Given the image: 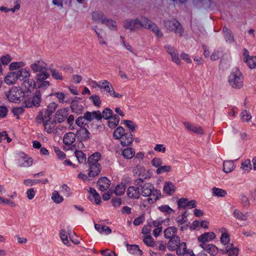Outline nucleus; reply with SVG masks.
I'll return each mask as SVG.
<instances>
[{
    "instance_id": "1",
    "label": "nucleus",
    "mask_w": 256,
    "mask_h": 256,
    "mask_svg": "<svg viewBox=\"0 0 256 256\" xmlns=\"http://www.w3.org/2000/svg\"><path fill=\"white\" fill-rule=\"evenodd\" d=\"M141 194L144 196H148L147 201L148 204H152L158 200L160 196V192L155 189L154 186L150 183H145L140 185Z\"/></svg>"
},
{
    "instance_id": "2",
    "label": "nucleus",
    "mask_w": 256,
    "mask_h": 256,
    "mask_svg": "<svg viewBox=\"0 0 256 256\" xmlns=\"http://www.w3.org/2000/svg\"><path fill=\"white\" fill-rule=\"evenodd\" d=\"M26 64L23 61L14 62L9 65L10 71L16 70L18 78L20 80H24L28 78L31 72L28 68H24Z\"/></svg>"
},
{
    "instance_id": "3",
    "label": "nucleus",
    "mask_w": 256,
    "mask_h": 256,
    "mask_svg": "<svg viewBox=\"0 0 256 256\" xmlns=\"http://www.w3.org/2000/svg\"><path fill=\"white\" fill-rule=\"evenodd\" d=\"M244 76L236 68L232 69L228 78L230 85L234 88H240L244 85Z\"/></svg>"
},
{
    "instance_id": "4",
    "label": "nucleus",
    "mask_w": 256,
    "mask_h": 256,
    "mask_svg": "<svg viewBox=\"0 0 256 256\" xmlns=\"http://www.w3.org/2000/svg\"><path fill=\"white\" fill-rule=\"evenodd\" d=\"M164 26L166 28L170 31L174 32L176 34L182 36V29L180 23L176 20L166 21Z\"/></svg>"
},
{
    "instance_id": "5",
    "label": "nucleus",
    "mask_w": 256,
    "mask_h": 256,
    "mask_svg": "<svg viewBox=\"0 0 256 256\" xmlns=\"http://www.w3.org/2000/svg\"><path fill=\"white\" fill-rule=\"evenodd\" d=\"M23 101V106L30 108L32 106L38 107L41 102L40 97H22Z\"/></svg>"
},
{
    "instance_id": "6",
    "label": "nucleus",
    "mask_w": 256,
    "mask_h": 256,
    "mask_svg": "<svg viewBox=\"0 0 256 256\" xmlns=\"http://www.w3.org/2000/svg\"><path fill=\"white\" fill-rule=\"evenodd\" d=\"M100 90L106 95L118 96V95H116L112 85L106 80H101Z\"/></svg>"
},
{
    "instance_id": "7",
    "label": "nucleus",
    "mask_w": 256,
    "mask_h": 256,
    "mask_svg": "<svg viewBox=\"0 0 256 256\" xmlns=\"http://www.w3.org/2000/svg\"><path fill=\"white\" fill-rule=\"evenodd\" d=\"M139 23V18H128L123 22L122 24L124 28L130 31H134L140 28Z\"/></svg>"
},
{
    "instance_id": "8",
    "label": "nucleus",
    "mask_w": 256,
    "mask_h": 256,
    "mask_svg": "<svg viewBox=\"0 0 256 256\" xmlns=\"http://www.w3.org/2000/svg\"><path fill=\"white\" fill-rule=\"evenodd\" d=\"M46 64L42 60H35L30 64V68L34 72L46 70Z\"/></svg>"
},
{
    "instance_id": "9",
    "label": "nucleus",
    "mask_w": 256,
    "mask_h": 256,
    "mask_svg": "<svg viewBox=\"0 0 256 256\" xmlns=\"http://www.w3.org/2000/svg\"><path fill=\"white\" fill-rule=\"evenodd\" d=\"M244 60L250 68L252 69L256 68V56H250L248 52L246 50H244Z\"/></svg>"
},
{
    "instance_id": "10",
    "label": "nucleus",
    "mask_w": 256,
    "mask_h": 256,
    "mask_svg": "<svg viewBox=\"0 0 256 256\" xmlns=\"http://www.w3.org/2000/svg\"><path fill=\"white\" fill-rule=\"evenodd\" d=\"M68 116V110L66 108H61L56 112L53 120L56 124L61 123L66 120Z\"/></svg>"
},
{
    "instance_id": "11",
    "label": "nucleus",
    "mask_w": 256,
    "mask_h": 256,
    "mask_svg": "<svg viewBox=\"0 0 256 256\" xmlns=\"http://www.w3.org/2000/svg\"><path fill=\"white\" fill-rule=\"evenodd\" d=\"M84 118L86 120L91 122L94 119L98 120H100L102 118V116L100 110L94 111L92 112H87L84 113Z\"/></svg>"
},
{
    "instance_id": "12",
    "label": "nucleus",
    "mask_w": 256,
    "mask_h": 256,
    "mask_svg": "<svg viewBox=\"0 0 256 256\" xmlns=\"http://www.w3.org/2000/svg\"><path fill=\"white\" fill-rule=\"evenodd\" d=\"M18 162L20 166L28 167L32 165V160L24 154H20L18 159Z\"/></svg>"
},
{
    "instance_id": "13",
    "label": "nucleus",
    "mask_w": 256,
    "mask_h": 256,
    "mask_svg": "<svg viewBox=\"0 0 256 256\" xmlns=\"http://www.w3.org/2000/svg\"><path fill=\"white\" fill-rule=\"evenodd\" d=\"M18 75L16 70L10 71L6 75L4 82L8 84H15L18 80Z\"/></svg>"
},
{
    "instance_id": "14",
    "label": "nucleus",
    "mask_w": 256,
    "mask_h": 256,
    "mask_svg": "<svg viewBox=\"0 0 256 256\" xmlns=\"http://www.w3.org/2000/svg\"><path fill=\"white\" fill-rule=\"evenodd\" d=\"M168 243V248L170 251H174L180 242V238L178 236H174L169 239Z\"/></svg>"
},
{
    "instance_id": "15",
    "label": "nucleus",
    "mask_w": 256,
    "mask_h": 256,
    "mask_svg": "<svg viewBox=\"0 0 256 256\" xmlns=\"http://www.w3.org/2000/svg\"><path fill=\"white\" fill-rule=\"evenodd\" d=\"M97 184L100 190L104 191L108 188L110 181L107 178L103 177L98 180Z\"/></svg>"
},
{
    "instance_id": "16",
    "label": "nucleus",
    "mask_w": 256,
    "mask_h": 256,
    "mask_svg": "<svg viewBox=\"0 0 256 256\" xmlns=\"http://www.w3.org/2000/svg\"><path fill=\"white\" fill-rule=\"evenodd\" d=\"M133 136L130 132H126L120 139V144L124 146H130L133 142Z\"/></svg>"
},
{
    "instance_id": "17",
    "label": "nucleus",
    "mask_w": 256,
    "mask_h": 256,
    "mask_svg": "<svg viewBox=\"0 0 256 256\" xmlns=\"http://www.w3.org/2000/svg\"><path fill=\"white\" fill-rule=\"evenodd\" d=\"M128 196L131 198L138 199L140 196L138 188L130 186L126 192Z\"/></svg>"
},
{
    "instance_id": "18",
    "label": "nucleus",
    "mask_w": 256,
    "mask_h": 256,
    "mask_svg": "<svg viewBox=\"0 0 256 256\" xmlns=\"http://www.w3.org/2000/svg\"><path fill=\"white\" fill-rule=\"evenodd\" d=\"M178 228L174 226H169L167 228L164 232V236L166 239H170L174 236H178Z\"/></svg>"
},
{
    "instance_id": "19",
    "label": "nucleus",
    "mask_w": 256,
    "mask_h": 256,
    "mask_svg": "<svg viewBox=\"0 0 256 256\" xmlns=\"http://www.w3.org/2000/svg\"><path fill=\"white\" fill-rule=\"evenodd\" d=\"M23 94V96H28V90L24 92L22 90L21 88L18 86H13L8 91L7 96H16Z\"/></svg>"
},
{
    "instance_id": "20",
    "label": "nucleus",
    "mask_w": 256,
    "mask_h": 256,
    "mask_svg": "<svg viewBox=\"0 0 256 256\" xmlns=\"http://www.w3.org/2000/svg\"><path fill=\"white\" fill-rule=\"evenodd\" d=\"M215 238L216 235L213 232H206L198 238V240L201 244H204L214 239Z\"/></svg>"
},
{
    "instance_id": "21",
    "label": "nucleus",
    "mask_w": 256,
    "mask_h": 256,
    "mask_svg": "<svg viewBox=\"0 0 256 256\" xmlns=\"http://www.w3.org/2000/svg\"><path fill=\"white\" fill-rule=\"evenodd\" d=\"M223 253H227L228 256H238L239 250L234 247V244H231L227 246L225 250H221Z\"/></svg>"
},
{
    "instance_id": "22",
    "label": "nucleus",
    "mask_w": 256,
    "mask_h": 256,
    "mask_svg": "<svg viewBox=\"0 0 256 256\" xmlns=\"http://www.w3.org/2000/svg\"><path fill=\"white\" fill-rule=\"evenodd\" d=\"M88 174L90 177H94L98 176L100 172V165L96 164V165L89 166Z\"/></svg>"
},
{
    "instance_id": "23",
    "label": "nucleus",
    "mask_w": 256,
    "mask_h": 256,
    "mask_svg": "<svg viewBox=\"0 0 256 256\" xmlns=\"http://www.w3.org/2000/svg\"><path fill=\"white\" fill-rule=\"evenodd\" d=\"M56 123L54 122V120H46V121L44 122V130L46 132L50 134L52 133L56 125Z\"/></svg>"
},
{
    "instance_id": "24",
    "label": "nucleus",
    "mask_w": 256,
    "mask_h": 256,
    "mask_svg": "<svg viewBox=\"0 0 256 256\" xmlns=\"http://www.w3.org/2000/svg\"><path fill=\"white\" fill-rule=\"evenodd\" d=\"M76 134L72 132L66 134L64 136L63 142L66 145H71L76 140Z\"/></svg>"
},
{
    "instance_id": "25",
    "label": "nucleus",
    "mask_w": 256,
    "mask_h": 256,
    "mask_svg": "<svg viewBox=\"0 0 256 256\" xmlns=\"http://www.w3.org/2000/svg\"><path fill=\"white\" fill-rule=\"evenodd\" d=\"M70 108L72 112L77 114H80L84 108L81 103L78 100H72L70 104Z\"/></svg>"
},
{
    "instance_id": "26",
    "label": "nucleus",
    "mask_w": 256,
    "mask_h": 256,
    "mask_svg": "<svg viewBox=\"0 0 256 256\" xmlns=\"http://www.w3.org/2000/svg\"><path fill=\"white\" fill-rule=\"evenodd\" d=\"M100 156L101 155L99 152H95L90 156L88 159V166L99 164L98 161L100 160Z\"/></svg>"
},
{
    "instance_id": "27",
    "label": "nucleus",
    "mask_w": 256,
    "mask_h": 256,
    "mask_svg": "<svg viewBox=\"0 0 256 256\" xmlns=\"http://www.w3.org/2000/svg\"><path fill=\"white\" fill-rule=\"evenodd\" d=\"M95 228L100 233L104 234H108L112 232V230L110 227L100 224H95Z\"/></svg>"
},
{
    "instance_id": "28",
    "label": "nucleus",
    "mask_w": 256,
    "mask_h": 256,
    "mask_svg": "<svg viewBox=\"0 0 256 256\" xmlns=\"http://www.w3.org/2000/svg\"><path fill=\"white\" fill-rule=\"evenodd\" d=\"M176 190V187L174 184L170 182H167L164 184V192L169 195L172 194Z\"/></svg>"
},
{
    "instance_id": "29",
    "label": "nucleus",
    "mask_w": 256,
    "mask_h": 256,
    "mask_svg": "<svg viewBox=\"0 0 256 256\" xmlns=\"http://www.w3.org/2000/svg\"><path fill=\"white\" fill-rule=\"evenodd\" d=\"M224 171L226 173H228L232 172L234 168V164L232 161L225 160L223 164Z\"/></svg>"
},
{
    "instance_id": "30",
    "label": "nucleus",
    "mask_w": 256,
    "mask_h": 256,
    "mask_svg": "<svg viewBox=\"0 0 256 256\" xmlns=\"http://www.w3.org/2000/svg\"><path fill=\"white\" fill-rule=\"evenodd\" d=\"M139 27L148 29L150 28L152 22L146 18H142L139 19Z\"/></svg>"
},
{
    "instance_id": "31",
    "label": "nucleus",
    "mask_w": 256,
    "mask_h": 256,
    "mask_svg": "<svg viewBox=\"0 0 256 256\" xmlns=\"http://www.w3.org/2000/svg\"><path fill=\"white\" fill-rule=\"evenodd\" d=\"M108 119V126L110 128H113L118 124L120 118L118 116L115 114Z\"/></svg>"
},
{
    "instance_id": "32",
    "label": "nucleus",
    "mask_w": 256,
    "mask_h": 256,
    "mask_svg": "<svg viewBox=\"0 0 256 256\" xmlns=\"http://www.w3.org/2000/svg\"><path fill=\"white\" fill-rule=\"evenodd\" d=\"M92 20L97 22L103 24V20L106 18L104 14L100 12H94L92 13Z\"/></svg>"
},
{
    "instance_id": "33",
    "label": "nucleus",
    "mask_w": 256,
    "mask_h": 256,
    "mask_svg": "<svg viewBox=\"0 0 256 256\" xmlns=\"http://www.w3.org/2000/svg\"><path fill=\"white\" fill-rule=\"evenodd\" d=\"M135 154L134 150L130 148H124L122 151V156L126 159H130L134 156Z\"/></svg>"
},
{
    "instance_id": "34",
    "label": "nucleus",
    "mask_w": 256,
    "mask_h": 256,
    "mask_svg": "<svg viewBox=\"0 0 256 256\" xmlns=\"http://www.w3.org/2000/svg\"><path fill=\"white\" fill-rule=\"evenodd\" d=\"M90 196L89 198L91 199V197L92 196L94 199L95 202L98 204L100 203V196L98 193L96 192V190L92 188H90L89 190Z\"/></svg>"
},
{
    "instance_id": "35",
    "label": "nucleus",
    "mask_w": 256,
    "mask_h": 256,
    "mask_svg": "<svg viewBox=\"0 0 256 256\" xmlns=\"http://www.w3.org/2000/svg\"><path fill=\"white\" fill-rule=\"evenodd\" d=\"M223 32L224 34L225 39L226 42H232L234 40L233 36L232 34L231 31L228 29L227 27L224 26L223 28Z\"/></svg>"
},
{
    "instance_id": "36",
    "label": "nucleus",
    "mask_w": 256,
    "mask_h": 256,
    "mask_svg": "<svg viewBox=\"0 0 256 256\" xmlns=\"http://www.w3.org/2000/svg\"><path fill=\"white\" fill-rule=\"evenodd\" d=\"M187 250L186 243L185 242H180L175 250H176L177 255L182 256V254H184V252H186Z\"/></svg>"
},
{
    "instance_id": "37",
    "label": "nucleus",
    "mask_w": 256,
    "mask_h": 256,
    "mask_svg": "<svg viewBox=\"0 0 256 256\" xmlns=\"http://www.w3.org/2000/svg\"><path fill=\"white\" fill-rule=\"evenodd\" d=\"M126 134L124 129L122 126L118 127L114 132L113 136L116 139H120Z\"/></svg>"
},
{
    "instance_id": "38",
    "label": "nucleus",
    "mask_w": 256,
    "mask_h": 256,
    "mask_svg": "<svg viewBox=\"0 0 256 256\" xmlns=\"http://www.w3.org/2000/svg\"><path fill=\"white\" fill-rule=\"evenodd\" d=\"M240 116L242 120L245 122H248L252 118L250 113L246 110H243L241 112Z\"/></svg>"
},
{
    "instance_id": "39",
    "label": "nucleus",
    "mask_w": 256,
    "mask_h": 256,
    "mask_svg": "<svg viewBox=\"0 0 256 256\" xmlns=\"http://www.w3.org/2000/svg\"><path fill=\"white\" fill-rule=\"evenodd\" d=\"M103 24L106 25L110 30H116L117 29L116 22L112 20L106 18L103 20Z\"/></svg>"
},
{
    "instance_id": "40",
    "label": "nucleus",
    "mask_w": 256,
    "mask_h": 256,
    "mask_svg": "<svg viewBox=\"0 0 256 256\" xmlns=\"http://www.w3.org/2000/svg\"><path fill=\"white\" fill-rule=\"evenodd\" d=\"M212 193L214 196L220 197H224L227 194V192L225 190L216 187L212 188Z\"/></svg>"
},
{
    "instance_id": "41",
    "label": "nucleus",
    "mask_w": 256,
    "mask_h": 256,
    "mask_svg": "<svg viewBox=\"0 0 256 256\" xmlns=\"http://www.w3.org/2000/svg\"><path fill=\"white\" fill-rule=\"evenodd\" d=\"M143 241L148 246L154 247L156 246V242L151 236L148 235L144 236Z\"/></svg>"
},
{
    "instance_id": "42",
    "label": "nucleus",
    "mask_w": 256,
    "mask_h": 256,
    "mask_svg": "<svg viewBox=\"0 0 256 256\" xmlns=\"http://www.w3.org/2000/svg\"><path fill=\"white\" fill-rule=\"evenodd\" d=\"M247 214H248V212L246 213V214H244L242 212L238 210H235L234 212V218H237L238 220H244V221L247 220H248L247 216H246Z\"/></svg>"
},
{
    "instance_id": "43",
    "label": "nucleus",
    "mask_w": 256,
    "mask_h": 256,
    "mask_svg": "<svg viewBox=\"0 0 256 256\" xmlns=\"http://www.w3.org/2000/svg\"><path fill=\"white\" fill-rule=\"evenodd\" d=\"M40 73L38 74L36 76V80L38 82H42L46 80L49 76V74L46 70L39 72Z\"/></svg>"
},
{
    "instance_id": "44",
    "label": "nucleus",
    "mask_w": 256,
    "mask_h": 256,
    "mask_svg": "<svg viewBox=\"0 0 256 256\" xmlns=\"http://www.w3.org/2000/svg\"><path fill=\"white\" fill-rule=\"evenodd\" d=\"M172 170V168L170 165L161 166L158 168L156 170L157 174H160L164 172H169Z\"/></svg>"
},
{
    "instance_id": "45",
    "label": "nucleus",
    "mask_w": 256,
    "mask_h": 256,
    "mask_svg": "<svg viewBox=\"0 0 256 256\" xmlns=\"http://www.w3.org/2000/svg\"><path fill=\"white\" fill-rule=\"evenodd\" d=\"M148 30L152 31L155 34L156 36L158 38H162L163 36V34L161 30L159 29V28L152 22V24L150 26V28H148Z\"/></svg>"
},
{
    "instance_id": "46",
    "label": "nucleus",
    "mask_w": 256,
    "mask_h": 256,
    "mask_svg": "<svg viewBox=\"0 0 256 256\" xmlns=\"http://www.w3.org/2000/svg\"><path fill=\"white\" fill-rule=\"evenodd\" d=\"M52 198L56 203L58 204L62 202L64 200L62 196H60L58 192L56 190L52 192Z\"/></svg>"
},
{
    "instance_id": "47",
    "label": "nucleus",
    "mask_w": 256,
    "mask_h": 256,
    "mask_svg": "<svg viewBox=\"0 0 256 256\" xmlns=\"http://www.w3.org/2000/svg\"><path fill=\"white\" fill-rule=\"evenodd\" d=\"M75 156L80 163H82L86 160V156L80 150H76Z\"/></svg>"
},
{
    "instance_id": "48",
    "label": "nucleus",
    "mask_w": 256,
    "mask_h": 256,
    "mask_svg": "<svg viewBox=\"0 0 256 256\" xmlns=\"http://www.w3.org/2000/svg\"><path fill=\"white\" fill-rule=\"evenodd\" d=\"M125 190L126 188L124 184H118L115 188L114 193L117 196H121L124 193Z\"/></svg>"
},
{
    "instance_id": "49",
    "label": "nucleus",
    "mask_w": 256,
    "mask_h": 256,
    "mask_svg": "<svg viewBox=\"0 0 256 256\" xmlns=\"http://www.w3.org/2000/svg\"><path fill=\"white\" fill-rule=\"evenodd\" d=\"M130 250L131 253L140 256H142L143 254L142 251L140 249L139 246L138 245L130 246Z\"/></svg>"
},
{
    "instance_id": "50",
    "label": "nucleus",
    "mask_w": 256,
    "mask_h": 256,
    "mask_svg": "<svg viewBox=\"0 0 256 256\" xmlns=\"http://www.w3.org/2000/svg\"><path fill=\"white\" fill-rule=\"evenodd\" d=\"M222 55V52L220 50H216L212 52L210 56V59L212 60H216L219 59Z\"/></svg>"
},
{
    "instance_id": "51",
    "label": "nucleus",
    "mask_w": 256,
    "mask_h": 256,
    "mask_svg": "<svg viewBox=\"0 0 256 256\" xmlns=\"http://www.w3.org/2000/svg\"><path fill=\"white\" fill-rule=\"evenodd\" d=\"M90 134L89 132L86 128H82L80 130V134L82 140H86L89 139Z\"/></svg>"
},
{
    "instance_id": "52",
    "label": "nucleus",
    "mask_w": 256,
    "mask_h": 256,
    "mask_svg": "<svg viewBox=\"0 0 256 256\" xmlns=\"http://www.w3.org/2000/svg\"><path fill=\"white\" fill-rule=\"evenodd\" d=\"M241 168L249 172L252 170V164L250 160L248 159L242 162Z\"/></svg>"
},
{
    "instance_id": "53",
    "label": "nucleus",
    "mask_w": 256,
    "mask_h": 256,
    "mask_svg": "<svg viewBox=\"0 0 256 256\" xmlns=\"http://www.w3.org/2000/svg\"><path fill=\"white\" fill-rule=\"evenodd\" d=\"M241 204L243 207L248 208L250 204V200L248 197L244 194H241L240 196Z\"/></svg>"
},
{
    "instance_id": "54",
    "label": "nucleus",
    "mask_w": 256,
    "mask_h": 256,
    "mask_svg": "<svg viewBox=\"0 0 256 256\" xmlns=\"http://www.w3.org/2000/svg\"><path fill=\"white\" fill-rule=\"evenodd\" d=\"M220 242L224 245L228 244L230 242V235L226 232H222L220 238Z\"/></svg>"
},
{
    "instance_id": "55",
    "label": "nucleus",
    "mask_w": 256,
    "mask_h": 256,
    "mask_svg": "<svg viewBox=\"0 0 256 256\" xmlns=\"http://www.w3.org/2000/svg\"><path fill=\"white\" fill-rule=\"evenodd\" d=\"M144 153L142 152H138L136 154V156H134L133 162L136 164H140L141 160H142L144 158Z\"/></svg>"
},
{
    "instance_id": "56",
    "label": "nucleus",
    "mask_w": 256,
    "mask_h": 256,
    "mask_svg": "<svg viewBox=\"0 0 256 256\" xmlns=\"http://www.w3.org/2000/svg\"><path fill=\"white\" fill-rule=\"evenodd\" d=\"M60 236L63 243L64 244L68 245L69 242L67 238V232L66 230H62L60 233Z\"/></svg>"
},
{
    "instance_id": "57",
    "label": "nucleus",
    "mask_w": 256,
    "mask_h": 256,
    "mask_svg": "<svg viewBox=\"0 0 256 256\" xmlns=\"http://www.w3.org/2000/svg\"><path fill=\"white\" fill-rule=\"evenodd\" d=\"M102 116V118L108 119L112 116V111L108 108H106L103 110Z\"/></svg>"
},
{
    "instance_id": "58",
    "label": "nucleus",
    "mask_w": 256,
    "mask_h": 256,
    "mask_svg": "<svg viewBox=\"0 0 256 256\" xmlns=\"http://www.w3.org/2000/svg\"><path fill=\"white\" fill-rule=\"evenodd\" d=\"M88 84L90 88L99 90L101 85V81L98 82L93 80H88Z\"/></svg>"
},
{
    "instance_id": "59",
    "label": "nucleus",
    "mask_w": 256,
    "mask_h": 256,
    "mask_svg": "<svg viewBox=\"0 0 256 256\" xmlns=\"http://www.w3.org/2000/svg\"><path fill=\"white\" fill-rule=\"evenodd\" d=\"M151 163L154 167L159 168L162 164V160L160 158L155 157L152 160Z\"/></svg>"
},
{
    "instance_id": "60",
    "label": "nucleus",
    "mask_w": 256,
    "mask_h": 256,
    "mask_svg": "<svg viewBox=\"0 0 256 256\" xmlns=\"http://www.w3.org/2000/svg\"><path fill=\"white\" fill-rule=\"evenodd\" d=\"M123 122L131 131H134L136 126V124L132 120H124Z\"/></svg>"
},
{
    "instance_id": "61",
    "label": "nucleus",
    "mask_w": 256,
    "mask_h": 256,
    "mask_svg": "<svg viewBox=\"0 0 256 256\" xmlns=\"http://www.w3.org/2000/svg\"><path fill=\"white\" fill-rule=\"evenodd\" d=\"M172 60L173 62L176 64L177 65H180L181 62L178 56V51L170 55Z\"/></svg>"
},
{
    "instance_id": "62",
    "label": "nucleus",
    "mask_w": 256,
    "mask_h": 256,
    "mask_svg": "<svg viewBox=\"0 0 256 256\" xmlns=\"http://www.w3.org/2000/svg\"><path fill=\"white\" fill-rule=\"evenodd\" d=\"M52 76L56 80H62V76L60 73L54 69L51 70Z\"/></svg>"
},
{
    "instance_id": "63",
    "label": "nucleus",
    "mask_w": 256,
    "mask_h": 256,
    "mask_svg": "<svg viewBox=\"0 0 256 256\" xmlns=\"http://www.w3.org/2000/svg\"><path fill=\"white\" fill-rule=\"evenodd\" d=\"M0 60L4 65H6L12 60V58L9 54H6L2 56Z\"/></svg>"
},
{
    "instance_id": "64",
    "label": "nucleus",
    "mask_w": 256,
    "mask_h": 256,
    "mask_svg": "<svg viewBox=\"0 0 256 256\" xmlns=\"http://www.w3.org/2000/svg\"><path fill=\"white\" fill-rule=\"evenodd\" d=\"M54 150L58 158L64 160L66 158V154L58 148L55 147Z\"/></svg>"
}]
</instances>
